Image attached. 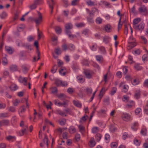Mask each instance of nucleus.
<instances>
[{
    "label": "nucleus",
    "mask_w": 148,
    "mask_h": 148,
    "mask_svg": "<svg viewBox=\"0 0 148 148\" xmlns=\"http://www.w3.org/2000/svg\"><path fill=\"white\" fill-rule=\"evenodd\" d=\"M66 33H68L71 32L70 29L73 28V26L71 23H66L65 25Z\"/></svg>",
    "instance_id": "3"
},
{
    "label": "nucleus",
    "mask_w": 148,
    "mask_h": 148,
    "mask_svg": "<svg viewBox=\"0 0 148 148\" xmlns=\"http://www.w3.org/2000/svg\"><path fill=\"white\" fill-rule=\"evenodd\" d=\"M77 79L78 82L80 83H82L85 81V79L84 78H83L82 75H79L77 77Z\"/></svg>",
    "instance_id": "13"
},
{
    "label": "nucleus",
    "mask_w": 148,
    "mask_h": 148,
    "mask_svg": "<svg viewBox=\"0 0 148 148\" xmlns=\"http://www.w3.org/2000/svg\"><path fill=\"white\" fill-rule=\"evenodd\" d=\"M73 103L74 105L76 106L79 108H81V107L82 105L79 101H73Z\"/></svg>",
    "instance_id": "37"
},
{
    "label": "nucleus",
    "mask_w": 148,
    "mask_h": 148,
    "mask_svg": "<svg viewBox=\"0 0 148 148\" xmlns=\"http://www.w3.org/2000/svg\"><path fill=\"white\" fill-rule=\"evenodd\" d=\"M19 14L18 12H16L14 15V16L13 18V21H14L18 19V17Z\"/></svg>",
    "instance_id": "60"
},
{
    "label": "nucleus",
    "mask_w": 148,
    "mask_h": 148,
    "mask_svg": "<svg viewBox=\"0 0 148 148\" xmlns=\"http://www.w3.org/2000/svg\"><path fill=\"white\" fill-rule=\"evenodd\" d=\"M71 67L73 70L75 71L79 69V66L77 63H74L71 66Z\"/></svg>",
    "instance_id": "17"
},
{
    "label": "nucleus",
    "mask_w": 148,
    "mask_h": 148,
    "mask_svg": "<svg viewBox=\"0 0 148 148\" xmlns=\"http://www.w3.org/2000/svg\"><path fill=\"white\" fill-rule=\"evenodd\" d=\"M59 124L61 125H64L65 124L66 122V120L64 119H62L60 120L59 121Z\"/></svg>",
    "instance_id": "35"
},
{
    "label": "nucleus",
    "mask_w": 148,
    "mask_h": 148,
    "mask_svg": "<svg viewBox=\"0 0 148 148\" xmlns=\"http://www.w3.org/2000/svg\"><path fill=\"white\" fill-rule=\"evenodd\" d=\"M57 96L61 100H65L67 97V96L63 93H60Z\"/></svg>",
    "instance_id": "9"
},
{
    "label": "nucleus",
    "mask_w": 148,
    "mask_h": 148,
    "mask_svg": "<svg viewBox=\"0 0 148 148\" xmlns=\"http://www.w3.org/2000/svg\"><path fill=\"white\" fill-rule=\"evenodd\" d=\"M23 46L27 49L28 51H31L32 49L31 46L29 44H24L23 45Z\"/></svg>",
    "instance_id": "32"
},
{
    "label": "nucleus",
    "mask_w": 148,
    "mask_h": 148,
    "mask_svg": "<svg viewBox=\"0 0 148 148\" xmlns=\"http://www.w3.org/2000/svg\"><path fill=\"white\" fill-rule=\"evenodd\" d=\"M134 67L137 70H140L142 69V67L140 66L139 64H137L134 66Z\"/></svg>",
    "instance_id": "63"
},
{
    "label": "nucleus",
    "mask_w": 148,
    "mask_h": 148,
    "mask_svg": "<svg viewBox=\"0 0 148 148\" xmlns=\"http://www.w3.org/2000/svg\"><path fill=\"white\" fill-rule=\"evenodd\" d=\"M28 130V127H26V128L23 129L21 130V132L22 135H23L25 134H27V130Z\"/></svg>",
    "instance_id": "57"
},
{
    "label": "nucleus",
    "mask_w": 148,
    "mask_h": 148,
    "mask_svg": "<svg viewBox=\"0 0 148 148\" xmlns=\"http://www.w3.org/2000/svg\"><path fill=\"white\" fill-rule=\"evenodd\" d=\"M117 90V88L116 87H113L112 88V90L110 92V94L112 96L116 93Z\"/></svg>",
    "instance_id": "40"
},
{
    "label": "nucleus",
    "mask_w": 148,
    "mask_h": 148,
    "mask_svg": "<svg viewBox=\"0 0 148 148\" xmlns=\"http://www.w3.org/2000/svg\"><path fill=\"white\" fill-rule=\"evenodd\" d=\"M89 146L91 147H93L96 144V142L93 138H91L89 141Z\"/></svg>",
    "instance_id": "11"
},
{
    "label": "nucleus",
    "mask_w": 148,
    "mask_h": 148,
    "mask_svg": "<svg viewBox=\"0 0 148 148\" xmlns=\"http://www.w3.org/2000/svg\"><path fill=\"white\" fill-rule=\"evenodd\" d=\"M128 86L127 85H124L123 86V88L122 90V91L123 92H126L128 90Z\"/></svg>",
    "instance_id": "42"
},
{
    "label": "nucleus",
    "mask_w": 148,
    "mask_h": 148,
    "mask_svg": "<svg viewBox=\"0 0 148 148\" xmlns=\"http://www.w3.org/2000/svg\"><path fill=\"white\" fill-rule=\"evenodd\" d=\"M43 143L44 144H46L47 146H48V138L46 136H45L43 140Z\"/></svg>",
    "instance_id": "51"
},
{
    "label": "nucleus",
    "mask_w": 148,
    "mask_h": 148,
    "mask_svg": "<svg viewBox=\"0 0 148 148\" xmlns=\"http://www.w3.org/2000/svg\"><path fill=\"white\" fill-rule=\"evenodd\" d=\"M51 3H50L49 2V1H48V2L49 4V7L51 9V14L53 12V5L55 3L53 0H51Z\"/></svg>",
    "instance_id": "12"
},
{
    "label": "nucleus",
    "mask_w": 148,
    "mask_h": 148,
    "mask_svg": "<svg viewBox=\"0 0 148 148\" xmlns=\"http://www.w3.org/2000/svg\"><path fill=\"white\" fill-rule=\"evenodd\" d=\"M54 51L55 53L58 55L62 53V51L59 47L56 48Z\"/></svg>",
    "instance_id": "34"
},
{
    "label": "nucleus",
    "mask_w": 148,
    "mask_h": 148,
    "mask_svg": "<svg viewBox=\"0 0 148 148\" xmlns=\"http://www.w3.org/2000/svg\"><path fill=\"white\" fill-rule=\"evenodd\" d=\"M99 49L100 51L101 52V53H105L106 51L105 50V48L103 46H101L99 47Z\"/></svg>",
    "instance_id": "41"
},
{
    "label": "nucleus",
    "mask_w": 148,
    "mask_h": 148,
    "mask_svg": "<svg viewBox=\"0 0 148 148\" xmlns=\"http://www.w3.org/2000/svg\"><path fill=\"white\" fill-rule=\"evenodd\" d=\"M144 24L143 23H140L138 25H134V28L136 30H138L139 31L142 30L144 28Z\"/></svg>",
    "instance_id": "6"
},
{
    "label": "nucleus",
    "mask_w": 148,
    "mask_h": 148,
    "mask_svg": "<svg viewBox=\"0 0 148 148\" xmlns=\"http://www.w3.org/2000/svg\"><path fill=\"white\" fill-rule=\"evenodd\" d=\"M38 17L34 19L33 20L35 21L36 24L38 25L42 21V17L41 14L38 12Z\"/></svg>",
    "instance_id": "4"
},
{
    "label": "nucleus",
    "mask_w": 148,
    "mask_h": 148,
    "mask_svg": "<svg viewBox=\"0 0 148 148\" xmlns=\"http://www.w3.org/2000/svg\"><path fill=\"white\" fill-rule=\"evenodd\" d=\"M51 92L52 94H55L57 93L58 92V89L56 87H53L51 88Z\"/></svg>",
    "instance_id": "46"
},
{
    "label": "nucleus",
    "mask_w": 148,
    "mask_h": 148,
    "mask_svg": "<svg viewBox=\"0 0 148 148\" xmlns=\"http://www.w3.org/2000/svg\"><path fill=\"white\" fill-rule=\"evenodd\" d=\"M99 129L97 127H94L92 128V132L93 134L97 133L99 131Z\"/></svg>",
    "instance_id": "27"
},
{
    "label": "nucleus",
    "mask_w": 148,
    "mask_h": 148,
    "mask_svg": "<svg viewBox=\"0 0 148 148\" xmlns=\"http://www.w3.org/2000/svg\"><path fill=\"white\" fill-rule=\"evenodd\" d=\"M41 2V0H35L34 2V3L37 6V5H40Z\"/></svg>",
    "instance_id": "59"
},
{
    "label": "nucleus",
    "mask_w": 148,
    "mask_h": 148,
    "mask_svg": "<svg viewBox=\"0 0 148 148\" xmlns=\"http://www.w3.org/2000/svg\"><path fill=\"white\" fill-rule=\"evenodd\" d=\"M18 88V86L16 84H12L10 86V88L12 91H15L17 90Z\"/></svg>",
    "instance_id": "20"
},
{
    "label": "nucleus",
    "mask_w": 148,
    "mask_h": 148,
    "mask_svg": "<svg viewBox=\"0 0 148 148\" xmlns=\"http://www.w3.org/2000/svg\"><path fill=\"white\" fill-rule=\"evenodd\" d=\"M139 81L138 79H134L133 82H132V84L134 85H136L138 84Z\"/></svg>",
    "instance_id": "48"
},
{
    "label": "nucleus",
    "mask_w": 148,
    "mask_h": 148,
    "mask_svg": "<svg viewBox=\"0 0 148 148\" xmlns=\"http://www.w3.org/2000/svg\"><path fill=\"white\" fill-rule=\"evenodd\" d=\"M111 26L109 25H106L105 27V31L108 32H110L111 30Z\"/></svg>",
    "instance_id": "28"
},
{
    "label": "nucleus",
    "mask_w": 148,
    "mask_h": 148,
    "mask_svg": "<svg viewBox=\"0 0 148 148\" xmlns=\"http://www.w3.org/2000/svg\"><path fill=\"white\" fill-rule=\"evenodd\" d=\"M66 69L64 67H62L60 69L59 71V73L60 74L64 76L65 75L66 72L65 71H64L62 73V71H64L66 70Z\"/></svg>",
    "instance_id": "18"
},
{
    "label": "nucleus",
    "mask_w": 148,
    "mask_h": 148,
    "mask_svg": "<svg viewBox=\"0 0 148 148\" xmlns=\"http://www.w3.org/2000/svg\"><path fill=\"white\" fill-rule=\"evenodd\" d=\"M8 15L5 12H3L0 14V18L2 19L5 18Z\"/></svg>",
    "instance_id": "22"
},
{
    "label": "nucleus",
    "mask_w": 148,
    "mask_h": 148,
    "mask_svg": "<svg viewBox=\"0 0 148 148\" xmlns=\"http://www.w3.org/2000/svg\"><path fill=\"white\" fill-rule=\"evenodd\" d=\"M62 50L66 51L68 49V46L66 44H64L62 46Z\"/></svg>",
    "instance_id": "55"
},
{
    "label": "nucleus",
    "mask_w": 148,
    "mask_h": 148,
    "mask_svg": "<svg viewBox=\"0 0 148 148\" xmlns=\"http://www.w3.org/2000/svg\"><path fill=\"white\" fill-rule=\"evenodd\" d=\"M75 46L74 45L72 44H69L68 45V49L71 51H74L75 49Z\"/></svg>",
    "instance_id": "30"
},
{
    "label": "nucleus",
    "mask_w": 148,
    "mask_h": 148,
    "mask_svg": "<svg viewBox=\"0 0 148 148\" xmlns=\"http://www.w3.org/2000/svg\"><path fill=\"white\" fill-rule=\"evenodd\" d=\"M95 58L97 61L100 63L102 62L103 58L102 56L100 55H97L96 56Z\"/></svg>",
    "instance_id": "15"
},
{
    "label": "nucleus",
    "mask_w": 148,
    "mask_h": 148,
    "mask_svg": "<svg viewBox=\"0 0 148 148\" xmlns=\"http://www.w3.org/2000/svg\"><path fill=\"white\" fill-rule=\"evenodd\" d=\"M69 132L70 133L73 134L75 132L76 130L73 126H71L69 128Z\"/></svg>",
    "instance_id": "24"
},
{
    "label": "nucleus",
    "mask_w": 148,
    "mask_h": 148,
    "mask_svg": "<svg viewBox=\"0 0 148 148\" xmlns=\"http://www.w3.org/2000/svg\"><path fill=\"white\" fill-rule=\"evenodd\" d=\"M141 111V109L139 108H137L135 110V112L136 115H138Z\"/></svg>",
    "instance_id": "54"
},
{
    "label": "nucleus",
    "mask_w": 148,
    "mask_h": 148,
    "mask_svg": "<svg viewBox=\"0 0 148 148\" xmlns=\"http://www.w3.org/2000/svg\"><path fill=\"white\" fill-rule=\"evenodd\" d=\"M56 84H60L62 86H66L67 85V83L66 82H62L60 81H57L56 82Z\"/></svg>",
    "instance_id": "14"
},
{
    "label": "nucleus",
    "mask_w": 148,
    "mask_h": 148,
    "mask_svg": "<svg viewBox=\"0 0 148 148\" xmlns=\"http://www.w3.org/2000/svg\"><path fill=\"white\" fill-rule=\"evenodd\" d=\"M84 73L86 77L88 79H90L92 77V75L90 72L89 70H86L84 71Z\"/></svg>",
    "instance_id": "8"
},
{
    "label": "nucleus",
    "mask_w": 148,
    "mask_h": 148,
    "mask_svg": "<svg viewBox=\"0 0 148 148\" xmlns=\"http://www.w3.org/2000/svg\"><path fill=\"white\" fill-rule=\"evenodd\" d=\"M86 3L89 6H92L94 5V2L90 0L87 1H86Z\"/></svg>",
    "instance_id": "56"
},
{
    "label": "nucleus",
    "mask_w": 148,
    "mask_h": 148,
    "mask_svg": "<svg viewBox=\"0 0 148 148\" xmlns=\"http://www.w3.org/2000/svg\"><path fill=\"white\" fill-rule=\"evenodd\" d=\"M138 10L140 13L143 15H146L148 13L147 9L144 6L139 8Z\"/></svg>",
    "instance_id": "2"
},
{
    "label": "nucleus",
    "mask_w": 148,
    "mask_h": 148,
    "mask_svg": "<svg viewBox=\"0 0 148 148\" xmlns=\"http://www.w3.org/2000/svg\"><path fill=\"white\" fill-rule=\"evenodd\" d=\"M8 116L7 113H3L0 114V118L2 119L8 117Z\"/></svg>",
    "instance_id": "33"
},
{
    "label": "nucleus",
    "mask_w": 148,
    "mask_h": 148,
    "mask_svg": "<svg viewBox=\"0 0 148 148\" xmlns=\"http://www.w3.org/2000/svg\"><path fill=\"white\" fill-rule=\"evenodd\" d=\"M112 148H116L117 146V144L116 142H112L111 144Z\"/></svg>",
    "instance_id": "64"
},
{
    "label": "nucleus",
    "mask_w": 148,
    "mask_h": 148,
    "mask_svg": "<svg viewBox=\"0 0 148 148\" xmlns=\"http://www.w3.org/2000/svg\"><path fill=\"white\" fill-rule=\"evenodd\" d=\"M110 38L109 36H105L103 38V41L106 44L108 43L110 41Z\"/></svg>",
    "instance_id": "26"
},
{
    "label": "nucleus",
    "mask_w": 148,
    "mask_h": 148,
    "mask_svg": "<svg viewBox=\"0 0 148 148\" xmlns=\"http://www.w3.org/2000/svg\"><path fill=\"white\" fill-rule=\"evenodd\" d=\"M6 138L9 141L13 142L16 140V138L15 136H12L9 135L6 137Z\"/></svg>",
    "instance_id": "10"
},
{
    "label": "nucleus",
    "mask_w": 148,
    "mask_h": 148,
    "mask_svg": "<svg viewBox=\"0 0 148 148\" xmlns=\"http://www.w3.org/2000/svg\"><path fill=\"white\" fill-rule=\"evenodd\" d=\"M140 91L139 90H136L135 94L134 97L136 99H138L140 97Z\"/></svg>",
    "instance_id": "29"
},
{
    "label": "nucleus",
    "mask_w": 148,
    "mask_h": 148,
    "mask_svg": "<svg viewBox=\"0 0 148 148\" xmlns=\"http://www.w3.org/2000/svg\"><path fill=\"white\" fill-rule=\"evenodd\" d=\"M135 39L133 37L132 35L131 36L128 40V43L135 42Z\"/></svg>",
    "instance_id": "38"
},
{
    "label": "nucleus",
    "mask_w": 148,
    "mask_h": 148,
    "mask_svg": "<svg viewBox=\"0 0 148 148\" xmlns=\"http://www.w3.org/2000/svg\"><path fill=\"white\" fill-rule=\"evenodd\" d=\"M21 67L23 72L24 73H26L27 71V68L26 66L25 65H23Z\"/></svg>",
    "instance_id": "49"
},
{
    "label": "nucleus",
    "mask_w": 148,
    "mask_h": 148,
    "mask_svg": "<svg viewBox=\"0 0 148 148\" xmlns=\"http://www.w3.org/2000/svg\"><path fill=\"white\" fill-rule=\"evenodd\" d=\"M88 117V116L86 115L82 117L81 119L80 120V122H82V121H85L87 120V119Z\"/></svg>",
    "instance_id": "62"
},
{
    "label": "nucleus",
    "mask_w": 148,
    "mask_h": 148,
    "mask_svg": "<svg viewBox=\"0 0 148 148\" xmlns=\"http://www.w3.org/2000/svg\"><path fill=\"white\" fill-rule=\"evenodd\" d=\"M19 82L21 83H23L24 85L27 86V78L26 77L23 78L21 76H20L18 78Z\"/></svg>",
    "instance_id": "7"
},
{
    "label": "nucleus",
    "mask_w": 148,
    "mask_h": 148,
    "mask_svg": "<svg viewBox=\"0 0 148 148\" xmlns=\"http://www.w3.org/2000/svg\"><path fill=\"white\" fill-rule=\"evenodd\" d=\"M138 126V123L137 122H134L131 128L132 129L136 131L137 129V128Z\"/></svg>",
    "instance_id": "23"
},
{
    "label": "nucleus",
    "mask_w": 148,
    "mask_h": 148,
    "mask_svg": "<svg viewBox=\"0 0 148 148\" xmlns=\"http://www.w3.org/2000/svg\"><path fill=\"white\" fill-rule=\"evenodd\" d=\"M147 130L145 128H143L140 131V133L143 135H146L147 134Z\"/></svg>",
    "instance_id": "44"
},
{
    "label": "nucleus",
    "mask_w": 148,
    "mask_h": 148,
    "mask_svg": "<svg viewBox=\"0 0 148 148\" xmlns=\"http://www.w3.org/2000/svg\"><path fill=\"white\" fill-rule=\"evenodd\" d=\"M57 69V66L56 65H54L52 67V69L51 70V71L52 73H54L56 72Z\"/></svg>",
    "instance_id": "31"
},
{
    "label": "nucleus",
    "mask_w": 148,
    "mask_h": 148,
    "mask_svg": "<svg viewBox=\"0 0 148 148\" xmlns=\"http://www.w3.org/2000/svg\"><path fill=\"white\" fill-rule=\"evenodd\" d=\"M2 125H8L9 123L8 120L4 119L1 121Z\"/></svg>",
    "instance_id": "36"
},
{
    "label": "nucleus",
    "mask_w": 148,
    "mask_h": 148,
    "mask_svg": "<svg viewBox=\"0 0 148 148\" xmlns=\"http://www.w3.org/2000/svg\"><path fill=\"white\" fill-rule=\"evenodd\" d=\"M105 139L106 140L107 142H108L110 139V136L108 134H106L105 135Z\"/></svg>",
    "instance_id": "53"
},
{
    "label": "nucleus",
    "mask_w": 148,
    "mask_h": 148,
    "mask_svg": "<svg viewBox=\"0 0 148 148\" xmlns=\"http://www.w3.org/2000/svg\"><path fill=\"white\" fill-rule=\"evenodd\" d=\"M91 49L93 51H95L97 49V45L96 44H94L92 47H90Z\"/></svg>",
    "instance_id": "45"
},
{
    "label": "nucleus",
    "mask_w": 148,
    "mask_h": 148,
    "mask_svg": "<svg viewBox=\"0 0 148 148\" xmlns=\"http://www.w3.org/2000/svg\"><path fill=\"white\" fill-rule=\"evenodd\" d=\"M75 25L77 27H81L84 26L85 25L84 23H76Z\"/></svg>",
    "instance_id": "61"
},
{
    "label": "nucleus",
    "mask_w": 148,
    "mask_h": 148,
    "mask_svg": "<svg viewBox=\"0 0 148 148\" xmlns=\"http://www.w3.org/2000/svg\"><path fill=\"white\" fill-rule=\"evenodd\" d=\"M85 90L86 92V94L89 96H90L92 93V90L91 88H87Z\"/></svg>",
    "instance_id": "21"
},
{
    "label": "nucleus",
    "mask_w": 148,
    "mask_h": 148,
    "mask_svg": "<svg viewBox=\"0 0 148 148\" xmlns=\"http://www.w3.org/2000/svg\"><path fill=\"white\" fill-rule=\"evenodd\" d=\"M140 21V19L139 18H136L134 19L133 20V27H134V25H136V24H137Z\"/></svg>",
    "instance_id": "39"
},
{
    "label": "nucleus",
    "mask_w": 148,
    "mask_h": 148,
    "mask_svg": "<svg viewBox=\"0 0 148 148\" xmlns=\"http://www.w3.org/2000/svg\"><path fill=\"white\" fill-rule=\"evenodd\" d=\"M136 45V42H132V43H128V49H131L134 48Z\"/></svg>",
    "instance_id": "16"
},
{
    "label": "nucleus",
    "mask_w": 148,
    "mask_h": 148,
    "mask_svg": "<svg viewBox=\"0 0 148 148\" xmlns=\"http://www.w3.org/2000/svg\"><path fill=\"white\" fill-rule=\"evenodd\" d=\"M56 113L62 116L64 115L65 114V112H63L60 110H58L56 111Z\"/></svg>",
    "instance_id": "52"
},
{
    "label": "nucleus",
    "mask_w": 148,
    "mask_h": 148,
    "mask_svg": "<svg viewBox=\"0 0 148 148\" xmlns=\"http://www.w3.org/2000/svg\"><path fill=\"white\" fill-rule=\"evenodd\" d=\"M102 20L100 17L97 18L96 20V22L97 24H100L101 23Z\"/></svg>",
    "instance_id": "58"
},
{
    "label": "nucleus",
    "mask_w": 148,
    "mask_h": 148,
    "mask_svg": "<svg viewBox=\"0 0 148 148\" xmlns=\"http://www.w3.org/2000/svg\"><path fill=\"white\" fill-rule=\"evenodd\" d=\"M5 49L7 51L9 54H11L12 53V50L11 47H5Z\"/></svg>",
    "instance_id": "47"
},
{
    "label": "nucleus",
    "mask_w": 148,
    "mask_h": 148,
    "mask_svg": "<svg viewBox=\"0 0 148 148\" xmlns=\"http://www.w3.org/2000/svg\"><path fill=\"white\" fill-rule=\"evenodd\" d=\"M123 120L126 121H129L131 118V116L128 114L126 113H123L121 116Z\"/></svg>",
    "instance_id": "5"
},
{
    "label": "nucleus",
    "mask_w": 148,
    "mask_h": 148,
    "mask_svg": "<svg viewBox=\"0 0 148 148\" xmlns=\"http://www.w3.org/2000/svg\"><path fill=\"white\" fill-rule=\"evenodd\" d=\"M105 91V88H103L101 90L99 94V96L100 97V99H101L103 97Z\"/></svg>",
    "instance_id": "19"
},
{
    "label": "nucleus",
    "mask_w": 148,
    "mask_h": 148,
    "mask_svg": "<svg viewBox=\"0 0 148 148\" xmlns=\"http://www.w3.org/2000/svg\"><path fill=\"white\" fill-rule=\"evenodd\" d=\"M86 10L89 14L87 18V21L89 24H92L94 23V20L93 19V17L94 15L93 13L90 12L88 9H87Z\"/></svg>",
    "instance_id": "1"
},
{
    "label": "nucleus",
    "mask_w": 148,
    "mask_h": 148,
    "mask_svg": "<svg viewBox=\"0 0 148 148\" xmlns=\"http://www.w3.org/2000/svg\"><path fill=\"white\" fill-rule=\"evenodd\" d=\"M71 32H70L68 33H66V34H67V35L68 36L69 38H70L71 39H72L74 37H76V35H73L71 34Z\"/></svg>",
    "instance_id": "43"
},
{
    "label": "nucleus",
    "mask_w": 148,
    "mask_h": 148,
    "mask_svg": "<svg viewBox=\"0 0 148 148\" xmlns=\"http://www.w3.org/2000/svg\"><path fill=\"white\" fill-rule=\"evenodd\" d=\"M95 137L96 138L97 141L99 142L101 139V136L100 134L98 133L96 135Z\"/></svg>",
    "instance_id": "50"
},
{
    "label": "nucleus",
    "mask_w": 148,
    "mask_h": 148,
    "mask_svg": "<svg viewBox=\"0 0 148 148\" xmlns=\"http://www.w3.org/2000/svg\"><path fill=\"white\" fill-rule=\"evenodd\" d=\"M10 69L11 71H15L18 70V67L15 65H12L10 67Z\"/></svg>",
    "instance_id": "25"
}]
</instances>
